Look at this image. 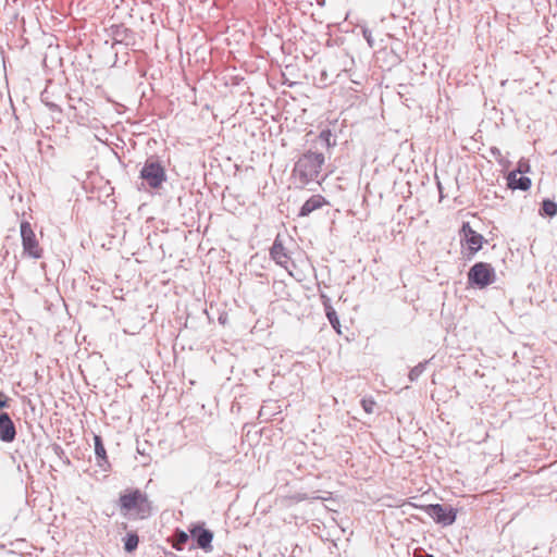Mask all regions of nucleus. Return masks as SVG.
Returning a JSON list of instances; mask_svg holds the SVG:
<instances>
[{"label":"nucleus","mask_w":557,"mask_h":557,"mask_svg":"<svg viewBox=\"0 0 557 557\" xmlns=\"http://www.w3.org/2000/svg\"><path fill=\"white\" fill-rule=\"evenodd\" d=\"M119 507L123 516L146 519L151 515V503L146 493L138 488H127L120 494Z\"/></svg>","instance_id":"obj_1"},{"label":"nucleus","mask_w":557,"mask_h":557,"mask_svg":"<svg viewBox=\"0 0 557 557\" xmlns=\"http://www.w3.org/2000/svg\"><path fill=\"white\" fill-rule=\"evenodd\" d=\"M324 160L322 152H312L309 150L295 163L294 174L299 177L301 184L315 181Z\"/></svg>","instance_id":"obj_2"},{"label":"nucleus","mask_w":557,"mask_h":557,"mask_svg":"<svg viewBox=\"0 0 557 557\" xmlns=\"http://www.w3.org/2000/svg\"><path fill=\"white\" fill-rule=\"evenodd\" d=\"M139 176L152 189L160 188L168 178L164 166L153 157L146 160Z\"/></svg>","instance_id":"obj_3"},{"label":"nucleus","mask_w":557,"mask_h":557,"mask_svg":"<svg viewBox=\"0 0 557 557\" xmlns=\"http://www.w3.org/2000/svg\"><path fill=\"white\" fill-rule=\"evenodd\" d=\"M468 278L471 284L484 288L494 282L495 272L491 264L479 262L470 269Z\"/></svg>","instance_id":"obj_4"},{"label":"nucleus","mask_w":557,"mask_h":557,"mask_svg":"<svg viewBox=\"0 0 557 557\" xmlns=\"http://www.w3.org/2000/svg\"><path fill=\"white\" fill-rule=\"evenodd\" d=\"M416 508L424 510L434 521L443 525H450L455 522L457 511L453 507H446L440 504H432L426 506L413 505Z\"/></svg>","instance_id":"obj_5"},{"label":"nucleus","mask_w":557,"mask_h":557,"mask_svg":"<svg viewBox=\"0 0 557 557\" xmlns=\"http://www.w3.org/2000/svg\"><path fill=\"white\" fill-rule=\"evenodd\" d=\"M110 36L113 39V46L122 44L128 47L136 44L135 33L122 24L112 25L110 27Z\"/></svg>","instance_id":"obj_6"},{"label":"nucleus","mask_w":557,"mask_h":557,"mask_svg":"<svg viewBox=\"0 0 557 557\" xmlns=\"http://www.w3.org/2000/svg\"><path fill=\"white\" fill-rule=\"evenodd\" d=\"M459 244H487V240L472 230L469 222H463L459 230Z\"/></svg>","instance_id":"obj_7"},{"label":"nucleus","mask_w":557,"mask_h":557,"mask_svg":"<svg viewBox=\"0 0 557 557\" xmlns=\"http://www.w3.org/2000/svg\"><path fill=\"white\" fill-rule=\"evenodd\" d=\"M16 430L10 416L5 412L0 414V440L5 443H11L15 440Z\"/></svg>","instance_id":"obj_8"},{"label":"nucleus","mask_w":557,"mask_h":557,"mask_svg":"<svg viewBox=\"0 0 557 557\" xmlns=\"http://www.w3.org/2000/svg\"><path fill=\"white\" fill-rule=\"evenodd\" d=\"M327 205L325 198L321 195H313L308 200H306L302 206L298 209L297 216L304 218L308 216L313 211L322 208Z\"/></svg>","instance_id":"obj_9"},{"label":"nucleus","mask_w":557,"mask_h":557,"mask_svg":"<svg viewBox=\"0 0 557 557\" xmlns=\"http://www.w3.org/2000/svg\"><path fill=\"white\" fill-rule=\"evenodd\" d=\"M190 534L193 537L196 539L197 544L200 548H202L206 552L212 550V540H213V533L209 530H206L201 527H194L190 529Z\"/></svg>","instance_id":"obj_10"},{"label":"nucleus","mask_w":557,"mask_h":557,"mask_svg":"<svg viewBox=\"0 0 557 557\" xmlns=\"http://www.w3.org/2000/svg\"><path fill=\"white\" fill-rule=\"evenodd\" d=\"M506 180L508 188L512 190L519 189L522 191H527L531 188L532 185L530 177L524 175L518 177V174L516 172H509L507 174Z\"/></svg>","instance_id":"obj_11"},{"label":"nucleus","mask_w":557,"mask_h":557,"mask_svg":"<svg viewBox=\"0 0 557 557\" xmlns=\"http://www.w3.org/2000/svg\"><path fill=\"white\" fill-rule=\"evenodd\" d=\"M22 244H37L35 233L28 222H21L18 232Z\"/></svg>","instance_id":"obj_12"},{"label":"nucleus","mask_w":557,"mask_h":557,"mask_svg":"<svg viewBox=\"0 0 557 557\" xmlns=\"http://www.w3.org/2000/svg\"><path fill=\"white\" fill-rule=\"evenodd\" d=\"M539 213L541 216L544 218H554L555 215H557V203L552 199H544L541 202Z\"/></svg>","instance_id":"obj_13"},{"label":"nucleus","mask_w":557,"mask_h":557,"mask_svg":"<svg viewBox=\"0 0 557 557\" xmlns=\"http://www.w3.org/2000/svg\"><path fill=\"white\" fill-rule=\"evenodd\" d=\"M317 144L326 149L336 146V137L332 134L331 129H323L318 138Z\"/></svg>","instance_id":"obj_14"},{"label":"nucleus","mask_w":557,"mask_h":557,"mask_svg":"<svg viewBox=\"0 0 557 557\" xmlns=\"http://www.w3.org/2000/svg\"><path fill=\"white\" fill-rule=\"evenodd\" d=\"M326 317H327L331 325L333 326V329L336 331V333L338 335H341L342 329H341L339 319L337 317L336 311L332 307L326 308Z\"/></svg>","instance_id":"obj_15"},{"label":"nucleus","mask_w":557,"mask_h":557,"mask_svg":"<svg viewBox=\"0 0 557 557\" xmlns=\"http://www.w3.org/2000/svg\"><path fill=\"white\" fill-rule=\"evenodd\" d=\"M138 543H139V539L136 533H133V532L127 533V535L125 537V542H124V548L126 552L131 553L137 548Z\"/></svg>","instance_id":"obj_16"},{"label":"nucleus","mask_w":557,"mask_h":557,"mask_svg":"<svg viewBox=\"0 0 557 557\" xmlns=\"http://www.w3.org/2000/svg\"><path fill=\"white\" fill-rule=\"evenodd\" d=\"M188 541V534L184 531H178L176 534H175V539L172 543V546L176 549V550H183L184 548V545L186 544V542Z\"/></svg>","instance_id":"obj_17"},{"label":"nucleus","mask_w":557,"mask_h":557,"mask_svg":"<svg viewBox=\"0 0 557 557\" xmlns=\"http://www.w3.org/2000/svg\"><path fill=\"white\" fill-rule=\"evenodd\" d=\"M95 453L98 458L107 460V450L102 444L101 437L99 435H95Z\"/></svg>","instance_id":"obj_18"},{"label":"nucleus","mask_w":557,"mask_h":557,"mask_svg":"<svg viewBox=\"0 0 557 557\" xmlns=\"http://www.w3.org/2000/svg\"><path fill=\"white\" fill-rule=\"evenodd\" d=\"M530 171H531V165H530L529 161L525 159H521L518 162L517 168L515 170H512L511 172H516L517 174L524 175V174L529 173Z\"/></svg>","instance_id":"obj_19"},{"label":"nucleus","mask_w":557,"mask_h":557,"mask_svg":"<svg viewBox=\"0 0 557 557\" xmlns=\"http://www.w3.org/2000/svg\"><path fill=\"white\" fill-rule=\"evenodd\" d=\"M361 406L367 413H372L376 406V401L372 397L363 398Z\"/></svg>","instance_id":"obj_20"},{"label":"nucleus","mask_w":557,"mask_h":557,"mask_svg":"<svg viewBox=\"0 0 557 557\" xmlns=\"http://www.w3.org/2000/svg\"><path fill=\"white\" fill-rule=\"evenodd\" d=\"M24 251L35 258H39L41 256V247L40 246H35V245L24 246Z\"/></svg>","instance_id":"obj_21"},{"label":"nucleus","mask_w":557,"mask_h":557,"mask_svg":"<svg viewBox=\"0 0 557 557\" xmlns=\"http://www.w3.org/2000/svg\"><path fill=\"white\" fill-rule=\"evenodd\" d=\"M363 38L367 40L368 45L372 48L374 46V40L372 38V33L368 28L362 29Z\"/></svg>","instance_id":"obj_22"},{"label":"nucleus","mask_w":557,"mask_h":557,"mask_svg":"<svg viewBox=\"0 0 557 557\" xmlns=\"http://www.w3.org/2000/svg\"><path fill=\"white\" fill-rule=\"evenodd\" d=\"M490 152L496 159V161L499 164H503V154H502L500 150L497 147H492L490 149Z\"/></svg>","instance_id":"obj_23"},{"label":"nucleus","mask_w":557,"mask_h":557,"mask_svg":"<svg viewBox=\"0 0 557 557\" xmlns=\"http://www.w3.org/2000/svg\"><path fill=\"white\" fill-rule=\"evenodd\" d=\"M284 64L286 71L290 74V75H294V65L290 63V62H287L286 61V58H284V60H281V66Z\"/></svg>","instance_id":"obj_24"},{"label":"nucleus","mask_w":557,"mask_h":557,"mask_svg":"<svg viewBox=\"0 0 557 557\" xmlns=\"http://www.w3.org/2000/svg\"><path fill=\"white\" fill-rule=\"evenodd\" d=\"M8 396L0 392V409L8 407Z\"/></svg>","instance_id":"obj_25"},{"label":"nucleus","mask_w":557,"mask_h":557,"mask_svg":"<svg viewBox=\"0 0 557 557\" xmlns=\"http://www.w3.org/2000/svg\"><path fill=\"white\" fill-rule=\"evenodd\" d=\"M280 77H281V85L283 84H288L289 86H292L294 83L286 76V73L282 72L281 71V74H280Z\"/></svg>","instance_id":"obj_26"},{"label":"nucleus","mask_w":557,"mask_h":557,"mask_svg":"<svg viewBox=\"0 0 557 557\" xmlns=\"http://www.w3.org/2000/svg\"><path fill=\"white\" fill-rule=\"evenodd\" d=\"M46 104L51 111L61 112V108L58 104L53 102H46Z\"/></svg>","instance_id":"obj_27"},{"label":"nucleus","mask_w":557,"mask_h":557,"mask_svg":"<svg viewBox=\"0 0 557 557\" xmlns=\"http://www.w3.org/2000/svg\"><path fill=\"white\" fill-rule=\"evenodd\" d=\"M419 373H420V371H418V370H417V368H416V369H413V370H411V372H410V374H409L410 380H411V381H412V380H414V377H416Z\"/></svg>","instance_id":"obj_28"},{"label":"nucleus","mask_w":557,"mask_h":557,"mask_svg":"<svg viewBox=\"0 0 557 557\" xmlns=\"http://www.w3.org/2000/svg\"><path fill=\"white\" fill-rule=\"evenodd\" d=\"M437 188H438V191H440V197H441V199H443V197H444L443 196V187H442V184H441L440 181H437Z\"/></svg>","instance_id":"obj_29"},{"label":"nucleus","mask_w":557,"mask_h":557,"mask_svg":"<svg viewBox=\"0 0 557 557\" xmlns=\"http://www.w3.org/2000/svg\"><path fill=\"white\" fill-rule=\"evenodd\" d=\"M502 166L506 168L509 165V161L506 160L504 157H503V164H500Z\"/></svg>","instance_id":"obj_30"},{"label":"nucleus","mask_w":557,"mask_h":557,"mask_svg":"<svg viewBox=\"0 0 557 557\" xmlns=\"http://www.w3.org/2000/svg\"><path fill=\"white\" fill-rule=\"evenodd\" d=\"M502 166L506 168L509 165V161L506 160L504 157H503V164H500Z\"/></svg>","instance_id":"obj_31"},{"label":"nucleus","mask_w":557,"mask_h":557,"mask_svg":"<svg viewBox=\"0 0 557 557\" xmlns=\"http://www.w3.org/2000/svg\"><path fill=\"white\" fill-rule=\"evenodd\" d=\"M272 244H273V245L278 244V234L275 236V238L273 239V243H272Z\"/></svg>","instance_id":"obj_32"},{"label":"nucleus","mask_w":557,"mask_h":557,"mask_svg":"<svg viewBox=\"0 0 557 557\" xmlns=\"http://www.w3.org/2000/svg\"><path fill=\"white\" fill-rule=\"evenodd\" d=\"M286 145H287V143H286V138H282V139H281V146H286Z\"/></svg>","instance_id":"obj_33"},{"label":"nucleus","mask_w":557,"mask_h":557,"mask_svg":"<svg viewBox=\"0 0 557 557\" xmlns=\"http://www.w3.org/2000/svg\"><path fill=\"white\" fill-rule=\"evenodd\" d=\"M414 557H434L433 555H416Z\"/></svg>","instance_id":"obj_34"},{"label":"nucleus","mask_w":557,"mask_h":557,"mask_svg":"<svg viewBox=\"0 0 557 557\" xmlns=\"http://www.w3.org/2000/svg\"><path fill=\"white\" fill-rule=\"evenodd\" d=\"M285 49H286L285 45H284V44H283V45H281V51H282L283 53H285Z\"/></svg>","instance_id":"obj_35"},{"label":"nucleus","mask_w":557,"mask_h":557,"mask_svg":"<svg viewBox=\"0 0 557 557\" xmlns=\"http://www.w3.org/2000/svg\"><path fill=\"white\" fill-rule=\"evenodd\" d=\"M276 247H277V246H273V248L271 249V253H272V255H274V252H275V248H276Z\"/></svg>","instance_id":"obj_36"},{"label":"nucleus","mask_w":557,"mask_h":557,"mask_svg":"<svg viewBox=\"0 0 557 557\" xmlns=\"http://www.w3.org/2000/svg\"><path fill=\"white\" fill-rule=\"evenodd\" d=\"M482 246L481 245H478L476 248L474 249V251H478Z\"/></svg>","instance_id":"obj_37"}]
</instances>
